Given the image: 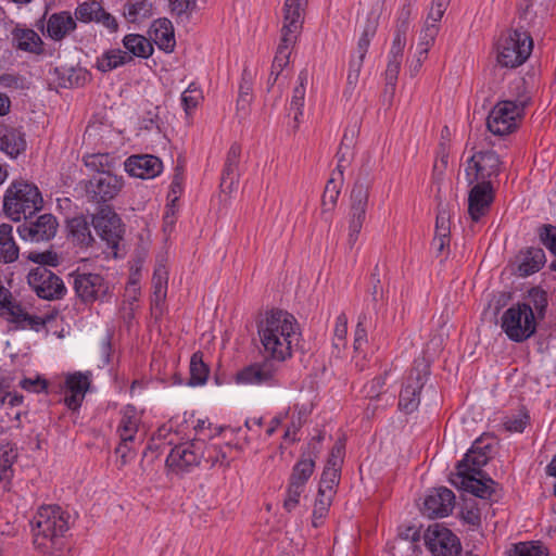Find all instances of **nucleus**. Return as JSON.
Returning a JSON list of instances; mask_svg holds the SVG:
<instances>
[{
	"label": "nucleus",
	"mask_w": 556,
	"mask_h": 556,
	"mask_svg": "<svg viewBox=\"0 0 556 556\" xmlns=\"http://www.w3.org/2000/svg\"><path fill=\"white\" fill-rule=\"evenodd\" d=\"M257 333L264 354L271 359L283 362L291 357L301 333L293 315L282 309H271L257 323Z\"/></svg>",
	"instance_id": "nucleus-1"
},
{
	"label": "nucleus",
	"mask_w": 556,
	"mask_h": 556,
	"mask_svg": "<svg viewBox=\"0 0 556 556\" xmlns=\"http://www.w3.org/2000/svg\"><path fill=\"white\" fill-rule=\"evenodd\" d=\"M70 514L58 505L40 507L31 521L34 545L42 553L59 556L65 548Z\"/></svg>",
	"instance_id": "nucleus-2"
},
{
	"label": "nucleus",
	"mask_w": 556,
	"mask_h": 556,
	"mask_svg": "<svg viewBox=\"0 0 556 556\" xmlns=\"http://www.w3.org/2000/svg\"><path fill=\"white\" fill-rule=\"evenodd\" d=\"M308 0H286L283 5V26L281 28V39L278 45L273 67L277 70L271 85L278 79L281 71L289 64L291 48L296 43L298 36L303 25V13Z\"/></svg>",
	"instance_id": "nucleus-3"
},
{
	"label": "nucleus",
	"mask_w": 556,
	"mask_h": 556,
	"mask_svg": "<svg viewBox=\"0 0 556 556\" xmlns=\"http://www.w3.org/2000/svg\"><path fill=\"white\" fill-rule=\"evenodd\" d=\"M43 206V199L38 187L31 182L13 181L3 198V213L13 222L30 219Z\"/></svg>",
	"instance_id": "nucleus-4"
},
{
	"label": "nucleus",
	"mask_w": 556,
	"mask_h": 556,
	"mask_svg": "<svg viewBox=\"0 0 556 556\" xmlns=\"http://www.w3.org/2000/svg\"><path fill=\"white\" fill-rule=\"evenodd\" d=\"M374 178L370 169L362 167L350 195V213H349V245L352 248L358 239L368 207L369 194Z\"/></svg>",
	"instance_id": "nucleus-5"
},
{
	"label": "nucleus",
	"mask_w": 556,
	"mask_h": 556,
	"mask_svg": "<svg viewBox=\"0 0 556 556\" xmlns=\"http://www.w3.org/2000/svg\"><path fill=\"white\" fill-rule=\"evenodd\" d=\"M538 323L534 312L523 304H514L501 318V328L509 340L520 343L536 332Z\"/></svg>",
	"instance_id": "nucleus-6"
},
{
	"label": "nucleus",
	"mask_w": 556,
	"mask_h": 556,
	"mask_svg": "<svg viewBox=\"0 0 556 556\" xmlns=\"http://www.w3.org/2000/svg\"><path fill=\"white\" fill-rule=\"evenodd\" d=\"M430 375V364L425 356L414 361L413 367L399 395V408L405 414L417 410L420 404V392Z\"/></svg>",
	"instance_id": "nucleus-7"
},
{
	"label": "nucleus",
	"mask_w": 556,
	"mask_h": 556,
	"mask_svg": "<svg viewBox=\"0 0 556 556\" xmlns=\"http://www.w3.org/2000/svg\"><path fill=\"white\" fill-rule=\"evenodd\" d=\"M528 102V98L497 102L488 115L486 128L496 136L513 132L517 128V119L523 116Z\"/></svg>",
	"instance_id": "nucleus-8"
},
{
	"label": "nucleus",
	"mask_w": 556,
	"mask_h": 556,
	"mask_svg": "<svg viewBox=\"0 0 556 556\" xmlns=\"http://www.w3.org/2000/svg\"><path fill=\"white\" fill-rule=\"evenodd\" d=\"M533 49L531 36L521 29H513L498 46L497 62L503 67L516 68L522 65Z\"/></svg>",
	"instance_id": "nucleus-9"
},
{
	"label": "nucleus",
	"mask_w": 556,
	"mask_h": 556,
	"mask_svg": "<svg viewBox=\"0 0 556 556\" xmlns=\"http://www.w3.org/2000/svg\"><path fill=\"white\" fill-rule=\"evenodd\" d=\"M205 458V442L200 439H193L175 445L166 457V466L176 473L190 471Z\"/></svg>",
	"instance_id": "nucleus-10"
},
{
	"label": "nucleus",
	"mask_w": 556,
	"mask_h": 556,
	"mask_svg": "<svg viewBox=\"0 0 556 556\" xmlns=\"http://www.w3.org/2000/svg\"><path fill=\"white\" fill-rule=\"evenodd\" d=\"M468 460L469 455L457 463V472L454 478L451 479L452 484L457 489L475 495L476 497L482 500L491 498L495 492L494 485H496V482L491 478L485 477L484 473L479 476V478L477 477L478 475H470Z\"/></svg>",
	"instance_id": "nucleus-11"
},
{
	"label": "nucleus",
	"mask_w": 556,
	"mask_h": 556,
	"mask_svg": "<svg viewBox=\"0 0 556 556\" xmlns=\"http://www.w3.org/2000/svg\"><path fill=\"white\" fill-rule=\"evenodd\" d=\"M424 541L433 556H457L462 552L459 538L444 523L430 525L425 531Z\"/></svg>",
	"instance_id": "nucleus-12"
},
{
	"label": "nucleus",
	"mask_w": 556,
	"mask_h": 556,
	"mask_svg": "<svg viewBox=\"0 0 556 556\" xmlns=\"http://www.w3.org/2000/svg\"><path fill=\"white\" fill-rule=\"evenodd\" d=\"M124 186L123 178L113 173H101L84 181V189L89 202L104 206L113 200Z\"/></svg>",
	"instance_id": "nucleus-13"
},
{
	"label": "nucleus",
	"mask_w": 556,
	"mask_h": 556,
	"mask_svg": "<svg viewBox=\"0 0 556 556\" xmlns=\"http://www.w3.org/2000/svg\"><path fill=\"white\" fill-rule=\"evenodd\" d=\"M91 223L99 237L114 250L116 256V250L125 232L121 217L111 206L104 205L100 207L97 214L92 215Z\"/></svg>",
	"instance_id": "nucleus-14"
},
{
	"label": "nucleus",
	"mask_w": 556,
	"mask_h": 556,
	"mask_svg": "<svg viewBox=\"0 0 556 556\" xmlns=\"http://www.w3.org/2000/svg\"><path fill=\"white\" fill-rule=\"evenodd\" d=\"M502 162L495 151L486 150L476 152L467 160L465 174L469 186L476 181H491L498 176Z\"/></svg>",
	"instance_id": "nucleus-15"
},
{
	"label": "nucleus",
	"mask_w": 556,
	"mask_h": 556,
	"mask_svg": "<svg viewBox=\"0 0 556 556\" xmlns=\"http://www.w3.org/2000/svg\"><path fill=\"white\" fill-rule=\"evenodd\" d=\"M70 276L77 298L85 304L103 301L110 292L109 282L100 274L76 270Z\"/></svg>",
	"instance_id": "nucleus-16"
},
{
	"label": "nucleus",
	"mask_w": 556,
	"mask_h": 556,
	"mask_svg": "<svg viewBox=\"0 0 556 556\" xmlns=\"http://www.w3.org/2000/svg\"><path fill=\"white\" fill-rule=\"evenodd\" d=\"M28 285L36 294L45 300H60L66 293L63 280L43 266L31 269L27 276Z\"/></svg>",
	"instance_id": "nucleus-17"
},
{
	"label": "nucleus",
	"mask_w": 556,
	"mask_h": 556,
	"mask_svg": "<svg viewBox=\"0 0 556 556\" xmlns=\"http://www.w3.org/2000/svg\"><path fill=\"white\" fill-rule=\"evenodd\" d=\"M277 359H271L265 354L262 362H256L243 367L236 374V382L241 384H268L276 383Z\"/></svg>",
	"instance_id": "nucleus-18"
},
{
	"label": "nucleus",
	"mask_w": 556,
	"mask_h": 556,
	"mask_svg": "<svg viewBox=\"0 0 556 556\" xmlns=\"http://www.w3.org/2000/svg\"><path fill=\"white\" fill-rule=\"evenodd\" d=\"M56 218L49 213L42 214L36 220L27 219L17 227V232L23 240L41 242L51 240L58 230Z\"/></svg>",
	"instance_id": "nucleus-19"
},
{
	"label": "nucleus",
	"mask_w": 556,
	"mask_h": 556,
	"mask_svg": "<svg viewBox=\"0 0 556 556\" xmlns=\"http://www.w3.org/2000/svg\"><path fill=\"white\" fill-rule=\"evenodd\" d=\"M494 189L491 181H476L468 194V213L472 222H479L491 207Z\"/></svg>",
	"instance_id": "nucleus-20"
},
{
	"label": "nucleus",
	"mask_w": 556,
	"mask_h": 556,
	"mask_svg": "<svg viewBox=\"0 0 556 556\" xmlns=\"http://www.w3.org/2000/svg\"><path fill=\"white\" fill-rule=\"evenodd\" d=\"M455 504L454 493L441 486L432 490L424 501L422 513L429 518L446 517L453 509Z\"/></svg>",
	"instance_id": "nucleus-21"
},
{
	"label": "nucleus",
	"mask_w": 556,
	"mask_h": 556,
	"mask_svg": "<svg viewBox=\"0 0 556 556\" xmlns=\"http://www.w3.org/2000/svg\"><path fill=\"white\" fill-rule=\"evenodd\" d=\"M125 170L134 177L151 179L163 170L162 161L152 154L131 155L125 161Z\"/></svg>",
	"instance_id": "nucleus-22"
},
{
	"label": "nucleus",
	"mask_w": 556,
	"mask_h": 556,
	"mask_svg": "<svg viewBox=\"0 0 556 556\" xmlns=\"http://www.w3.org/2000/svg\"><path fill=\"white\" fill-rule=\"evenodd\" d=\"M240 156L241 146L233 142L229 148L220 178V189L223 192H232L240 178Z\"/></svg>",
	"instance_id": "nucleus-23"
},
{
	"label": "nucleus",
	"mask_w": 556,
	"mask_h": 556,
	"mask_svg": "<svg viewBox=\"0 0 556 556\" xmlns=\"http://www.w3.org/2000/svg\"><path fill=\"white\" fill-rule=\"evenodd\" d=\"M0 150L16 159L26 150L25 135L18 128L0 123Z\"/></svg>",
	"instance_id": "nucleus-24"
},
{
	"label": "nucleus",
	"mask_w": 556,
	"mask_h": 556,
	"mask_svg": "<svg viewBox=\"0 0 556 556\" xmlns=\"http://www.w3.org/2000/svg\"><path fill=\"white\" fill-rule=\"evenodd\" d=\"M75 28L76 22L67 11L53 13L47 22V34L55 41L62 40Z\"/></svg>",
	"instance_id": "nucleus-25"
},
{
	"label": "nucleus",
	"mask_w": 556,
	"mask_h": 556,
	"mask_svg": "<svg viewBox=\"0 0 556 556\" xmlns=\"http://www.w3.org/2000/svg\"><path fill=\"white\" fill-rule=\"evenodd\" d=\"M12 36L13 40L16 41V49L35 54L43 52V42L35 30L16 27L13 29Z\"/></svg>",
	"instance_id": "nucleus-26"
},
{
	"label": "nucleus",
	"mask_w": 556,
	"mask_h": 556,
	"mask_svg": "<svg viewBox=\"0 0 556 556\" xmlns=\"http://www.w3.org/2000/svg\"><path fill=\"white\" fill-rule=\"evenodd\" d=\"M153 39L161 50L165 52L174 50L176 45L174 27L168 18H159L153 23Z\"/></svg>",
	"instance_id": "nucleus-27"
},
{
	"label": "nucleus",
	"mask_w": 556,
	"mask_h": 556,
	"mask_svg": "<svg viewBox=\"0 0 556 556\" xmlns=\"http://www.w3.org/2000/svg\"><path fill=\"white\" fill-rule=\"evenodd\" d=\"M518 304H523L534 312L536 323L543 320L548 306L547 292L540 287H533L528 290L525 295V300L522 302H518Z\"/></svg>",
	"instance_id": "nucleus-28"
},
{
	"label": "nucleus",
	"mask_w": 556,
	"mask_h": 556,
	"mask_svg": "<svg viewBox=\"0 0 556 556\" xmlns=\"http://www.w3.org/2000/svg\"><path fill=\"white\" fill-rule=\"evenodd\" d=\"M23 311L21 302L13 296L9 289L0 285V317L15 325L18 316H23Z\"/></svg>",
	"instance_id": "nucleus-29"
},
{
	"label": "nucleus",
	"mask_w": 556,
	"mask_h": 556,
	"mask_svg": "<svg viewBox=\"0 0 556 556\" xmlns=\"http://www.w3.org/2000/svg\"><path fill=\"white\" fill-rule=\"evenodd\" d=\"M132 61V56L122 49L106 50L97 59L96 68L101 73L111 72Z\"/></svg>",
	"instance_id": "nucleus-30"
},
{
	"label": "nucleus",
	"mask_w": 556,
	"mask_h": 556,
	"mask_svg": "<svg viewBox=\"0 0 556 556\" xmlns=\"http://www.w3.org/2000/svg\"><path fill=\"white\" fill-rule=\"evenodd\" d=\"M315 458L311 452H302L300 459L292 468L289 482H294L298 485L305 488L308 479L315 469Z\"/></svg>",
	"instance_id": "nucleus-31"
},
{
	"label": "nucleus",
	"mask_w": 556,
	"mask_h": 556,
	"mask_svg": "<svg viewBox=\"0 0 556 556\" xmlns=\"http://www.w3.org/2000/svg\"><path fill=\"white\" fill-rule=\"evenodd\" d=\"M123 46L132 58L148 59L152 55L154 48L152 43L142 35L128 34L123 39Z\"/></svg>",
	"instance_id": "nucleus-32"
},
{
	"label": "nucleus",
	"mask_w": 556,
	"mask_h": 556,
	"mask_svg": "<svg viewBox=\"0 0 556 556\" xmlns=\"http://www.w3.org/2000/svg\"><path fill=\"white\" fill-rule=\"evenodd\" d=\"M12 231L11 225H0V261L3 263H12L18 257V247L13 239Z\"/></svg>",
	"instance_id": "nucleus-33"
},
{
	"label": "nucleus",
	"mask_w": 556,
	"mask_h": 556,
	"mask_svg": "<svg viewBox=\"0 0 556 556\" xmlns=\"http://www.w3.org/2000/svg\"><path fill=\"white\" fill-rule=\"evenodd\" d=\"M308 81V72L302 70L298 75V85L293 89V96L290 102V110L294 111L295 127L300 123V116L303 115V108L305 102L306 84Z\"/></svg>",
	"instance_id": "nucleus-34"
},
{
	"label": "nucleus",
	"mask_w": 556,
	"mask_h": 556,
	"mask_svg": "<svg viewBox=\"0 0 556 556\" xmlns=\"http://www.w3.org/2000/svg\"><path fill=\"white\" fill-rule=\"evenodd\" d=\"M546 262L545 252L541 248H528L519 265L521 276H529L539 271Z\"/></svg>",
	"instance_id": "nucleus-35"
},
{
	"label": "nucleus",
	"mask_w": 556,
	"mask_h": 556,
	"mask_svg": "<svg viewBox=\"0 0 556 556\" xmlns=\"http://www.w3.org/2000/svg\"><path fill=\"white\" fill-rule=\"evenodd\" d=\"M55 71L64 88L81 87L89 80L88 71L81 67H61Z\"/></svg>",
	"instance_id": "nucleus-36"
},
{
	"label": "nucleus",
	"mask_w": 556,
	"mask_h": 556,
	"mask_svg": "<svg viewBox=\"0 0 556 556\" xmlns=\"http://www.w3.org/2000/svg\"><path fill=\"white\" fill-rule=\"evenodd\" d=\"M190 377L188 386H203L207 381L210 367L203 361V353L198 351L190 358Z\"/></svg>",
	"instance_id": "nucleus-37"
},
{
	"label": "nucleus",
	"mask_w": 556,
	"mask_h": 556,
	"mask_svg": "<svg viewBox=\"0 0 556 556\" xmlns=\"http://www.w3.org/2000/svg\"><path fill=\"white\" fill-rule=\"evenodd\" d=\"M68 229L73 240L79 244L89 247L94 241L89 224L84 216H77L68 222Z\"/></svg>",
	"instance_id": "nucleus-38"
},
{
	"label": "nucleus",
	"mask_w": 556,
	"mask_h": 556,
	"mask_svg": "<svg viewBox=\"0 0 556 556\" xmlns=\"http://www.w3.org/2000/svg\"><path fill=\"white\" fill-rule=\"evenodd\" d=\"M84 164L97 174L112 173L115 168L117 160L110 153L87 154L83 159Z\"/></svg>",
	"instance_id": "nucleus-39"
},
{
	"label": "nucleus",
	"mask_w": 556,
	"mask_h": 556,
	"mask_svg": "<svg viewBox=\"0 0 556 556\" xmlns=\"http://www.w3.org/2000/svg\"><path fill=\"white\" fill-rule=\"evenodd\" d=\"M342 182L343 176H339L338 178H336L334 173H332V176L326 184L321 198V206L324 212H331L337 205Z\"/></svg>",
	"instance_id": "nucleus-40"
},
{
	"label": "nucleus",
	"mask_w": 556,
	"mask_h": 556,
	"mask_svg": "<svg viewBox=\"0 0 556 556\" xmlns=\"http://www.w3.org/2000/svg\"><path fill=\"white\" fill-rule=\"evenodd\" d=\"M138 431V420L135 416V408L132 406H127L124 410L119 426L118 432L121 440L123 442H132L135 435Z\"/></svg>",
	"instance_id": "nucleus-41"
},
{
	"label": "nucleus",
	"mask_w": 556,
	"mask_h": 556,
	"mask_svg": "<svg viewBox=\"0 0 556 556\" xmlns=\"http://www.w3.org/2000/svg\"><path fill=\"white\" fill-rule=\"evenodd\" d=\"M547 548L539 541L519 542L507 551V556H547Z\"/></svg>",
	"instance_id": "nucleus-42"
},
{
	"label": "nucleus",
	"mask_w": 556,
	"mask_h": 556,
	"mask_svg": "<svg viewBox=\"0 0 556 556\" xmlns=\"http://www.w3.org/2000/svg\"><path fill=\"white\" fill-rule=\"evenodd\" d=\"M332 494L325 492V489H318V494L314 504L313 526L318 527V520L323 519L331 505Z\"/></svg>",
	"instance_id": "nucleus-43"
},
{
	"label": "nucleus",
	"mask_w": 556,
	"mask_h": 556,
	"mask_svg": "<svg viewBox=\"0 0 556 556\" xmlns=\"http://www.w3.org/2000/svg\"><path fill=\"white\" fill-rule=\"evenodd\" d=\"M151 12V4L147 0H129L125 5V16L129 22L135 23L138 17H148Z\"/></svg>",
	"instance_id": "nucleus-44"
},
{
	"label": "nucleus",
	"mask_w": 556,
	"mask_h": 556,
	"mask_svg": "<svg viewBox=\"0 0 556 556\" xmlns=\"http://www.w3.org/2000/svg\"><path fill=\"white\" fill-rule=\"evenodd\" d=\"M252 100V74L248 68L242 72L241 83L239 86V97L237 100L238 109L244 110Z\"/></svg>",
	"instance_id": "nucleus-45"
},
{
	"label": "nucleus",
	"mask_w": 556,
	"mask_h": 556,
	"mask_svg": "<svg viewBox=\"0 0 556 556\" xmlns=\"http://www.w3.org/2000/svg\"><path fill=\"white\" fill-rule=\"evenodd\" d=\"M65 384L70 393H76L85 396V393L89 389L90 379L89 376L80 371L68 375Z\"/></svg>",
	"instance_id": "nucleus-46"
},
{
	"label": "nucleus",
	"mask_w": 556,
	"mask_h": 556,
	"mask_svg": "<svg viewBox=\"0 0 556 556\" xmlns=\"http://www.w3.org/2000/svg\"><path fill=\"white\" fill-rule=\"evenodd\" d=\"M340 470L341 469L326 465L320 477L318 489H325V492L332 494L333 488L339 483Z\"/></svg>",
	"instance_id": "nucleus-47"
},
{
	"label": "nucleus",
	"mask_w": 556,
	"mask_h": 556,
	"mask_svg": "<svg viewBox=\"0 0 556 556\" xmlns=\"http://www.w3.org/2000/svg\"><path fill=\"white\" fill-rule=\"evenodd\" d=\"M495 438L490 434H482L480 438H478L471 448L465 454V457L467 455L470 456V454H484L490 458V454L493 450Z\"/></svg>",
	"instance_id": "nucleus-48"
},
{
	"label": "nucleus",
	"mask_w": 556,
	"mask_h": 556,
	"mask_svg": "<svg viewBox=\"0 0 556 556\" xmlns=\"http://www.w3.org/2000/svg\"><path fill=\"white\" fill-rule=\"evenodd\" d=\"M152 282L154 288V295L156 296V299H165L167 286V270L164 266H159L154 269Z\"/></svg>",
	"instance_id": "nucleus-49"
},
{
	"label": "nucleus",
	"mask_w": 556,
	"mask_h": 556,
	"mask_svg": "<svg viewBox=\"0 0 556 556\" xmlns=\"http://www.w3.org/2000/svg\"><path fill=\"white\" fill-rule=\"evenodd\" d=\"M22 315L23 316H18L17 321L14 325L15 329L29 328L35 331H39L46 326L43 317L30 315L25 309L22 312Z\"/></svg>",
	"instance_id": "nucleus-50"
},
{
	"label": "nucleus",
	"mask_w": 556,
	"mask_h": 556,
	"mask_svg": "<svg viewBox=\"0 0 556 556\" xmlns=\"http://www.w3.org/2000/svg\"><path fill=\"white\" fill-rule=\"evenodd\" d=\"M16 457L13 448L0 446V480L8 479L12 471L11 467Z\"/></svg>",
	"instance_id": "nucleus-51"
},
{
	"label": "nucleus",
	"mask_w": 556,
	"mask_h": 556,
	"mask_svg": "<svg viewBox=\"0 0 556 556\" xmlns=\"http://www.w3.org/2000/svg\"><path fill=\"white\" fill-rule=\"evenodd\" d=\"M401 59L390 58L386 70V81H388V87H390V98H393L395 92V86L397 81V76L401 68Z\"/></svg>",
	"instance_id": "nucleus-52"
},
{
	"label": "nucleus",
	"mask_w": 556,
	"mask_h": 556,
	"mask_svg": "<svg viewBox=\"0 0 556 556\" xmlns=\"http://www.w3.org/2000/svg\"><path fill=\"white\" fill-rule=\"evenodd\" d=\"M345 140H348V132H344L339 150L337 152V159H338V165H337V172L338 176H343L344 169L350 164V157H351V149L350 144H345Z\"/></svg>",
	"instance_id": "nucleus-53"
},
{
	"label": "nucleus",
	"mask_w": 556,
	"mask_h": 556,
	"mask_svg": "<svg viewBox=\"0 0 556 556\" xmlns=\"http://www.w3.org/2000/svg\"><path fill=\"white\" fill-rule=\"evenodd\" d=\"M170 12L178 17L189 18L190 13L195 9V0H169Z\"/></svg>",
	"instance_id": "nucleus-54"
},
{
	"label": "nucleus",
	"mask_w": 556,
	"mask_h": 556,
	"mask_svg": "<svg viewBox=\"0 0 556 556\" xmlns=\"http://www.w3.org/2000/svg\"><path fill=\"white\" fill-rule=\"evenodd\" d=\"M99 9L100 3L97 1L84 2L76 8L75 17L84 23L92 22L93 14H97L96 10Z\"/></svg>",
	"instance_id": "nucleus-55"
},
{
	"label": "nucleus",
	"mask_w": 556,
	"mask_h": 556,
	"mask_svg": "<svg viewBox=\"0 0 556 556\" xmlns=\"http://www.w3.org/2000/svg\"><path fill=\"white\" fill-rule=\"evenodd\" d=\"M305 488L295 484L294 482H289L287 488V497L283 501V508L287 511H292L299 504V498L303 493Z\"/></svg>",
	"instance_id": "nucleus-56"
},
{
	"label": "nucleus",
	"mask_w": 556,
	"mask_h": 556,
	"mask_svg": "<svg viewBox=\"0 0 556 556\" xmlns=\"http://www.w3.org/2000/svg\"><path fill=\"white\" fill-rule=\"evenodd\" d=\"M27 258L40 266L46 267L49 266H58L59 265V256L55 252L46 251V252H30L27 255Z\"/></svg>",
	"instance_id": "nucleus-57"
},
{
	"label": "nucleus",
	"mask_w": 556,
	"mask_h": 556,
	"mask_svg": "<svg viewBox=\"0 0 556 556\" xmlns=\"http://www.w3.org/2000/svg\"><path fill=\"white\" fill-rule=\"evenodd\" d=\"M439 34V26L437 24H426L420 33V42L418 43V49L427 48V52L429 48L434 43L435 37Z\"/></svg>",
	"instance_id": "nucleus-58"
},
{
	"label": "nucleus",
	"mask_w": 556,
	"mask_h": 556,
	"mask_svg": "<svg viewBox=\"0 0 556 556\" xmlns=\"http://www.w3.org/2000/svg\"><path fill=\"white\" fill-rule=\"evenodd\" d=\"M460 518L465 523L473 527L481 525V515L479 508L476 506V501L471 505H466L460 511Z\"/></svg>",
	"instance_id": "nucleus-59"
},
{
	"label": "nucleus",
	"mask_w": 556,
	"mask_h": 556,
	"mask_svg": "<svg viewBox=\"0 0 556 556\" xmlns=\"http://www.w3.org/2000/svg\"><path fill=\"white\" fill-rule=\"evenodd\" d=\"M200 98V91L197 89H192V85H190L188 89L182 92L181 103L187 114H190V112L197 108Z\"/></svg>",
	"instance_id": "nucleus-60"
},
{
	"label": "nucleus",
	"mask_w": 556,
	"mask_h": 556,
	"mask_svg": "<svg viewBox=\"0 0 556 556\" xmlns=\"http://www.w3.org/2000/svg\"><path fill=\"white\" fill-rule=\"evenodd\" d=\"M365 55L357 54L352 56L349 64L348 84L350 86L356 85L359 78L361 70L363 67Z\"/></svg>",
	"instance_id": "nucleus-61"
},
{
	"label": "nucleus",
	"mask_w": 556,
	"mask_h": 556,
	"mask_svg": "<svg viewBox=\"0 0 556 556\" xmlns=\"http://www.w3.org/2000/svg\"><path fill=\"white\" fill-rule=\"evenodd\" d=\"M435 232L441 233V236H444V233H451L450 214L442 203L439 204V211L435 219Z\"/></svg>",
	"instance_id": "nucleus-62"
},
{
	"label": "nucleus",
	"mask_w": 556,
	"mask_h": 556,
	"mask_svg": "<svg viewBox=\"0 0 556 556\" xmlns=\"http://www.w3.org/2000/svg\"><path fill=\"white\" fill-rule=\"evenodd\" d=\"M227 459L226 453L222 450L220 446L217 445H206L205 444V460L206 463H210L211 466H214L216 464L223 465L224 462Z\"/></svg>",
	"instance_id": "nucleus-63"
},
{
	"label": "nucleus",
	"mask_w": 556,
	"mask_h": 556,
	"mask_svg": "<svg viewBox=\"0 0 556 556\" xmlns=\"http://www.w3.org/2000/svg\"><path fill=\"white\" fill-rule=\"evenodd\" d=\"M370 289L369 293L371 295V301L377 303L380 299L383 298V289L381 287L379 266L376 265L372 274L370 275Z\"/></svg>",
	"instance_id": "nucleus-64"
}]
</instances>
